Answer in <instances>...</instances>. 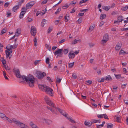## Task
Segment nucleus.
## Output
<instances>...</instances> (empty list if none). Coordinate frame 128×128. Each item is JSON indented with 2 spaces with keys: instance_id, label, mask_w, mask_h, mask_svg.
<instances>
[{
  "instance_id": "obj_1",
  "label": "nucleus",
  "mask_w": 128,
  "mask_h": 128,
  "mask_svg": "<svg viewBox=\"0 0 128 128\" xmlns=\"http://www.w3.org/2000/svg\"><path fill=\"white\" fill-rule=\"evenodd\" d=\"M22 78L23 80L26 81L30 87H33L34 86V77L29 74L27 77L24 75L22 76Z\"/></svg>"
},
{
  "instance_id": "obj_2",
  "label": "nucleus",
  "mask_w": 128,
  "mask_h": 128,
  "mask_svg": "<svg viewBox=\"0 0 128 128\" xmlns=\"http://www.w3.org/2000/svg\"><path fill=\"white\" fill-rule=\"evenodd\" d=\"M44 90L46 93L52 96L53 95L52 92V90L50 88L46 86L45 88H44Z\"/></svg>"
},
{
  "instance_id": "obj_3",
  "label": "nucleus",
  "mask_w": 128,
  "mask_h": 128,
  "mask_svg": "<svg viewBox=\"0 0 128 128\" xmlns=\"http://www.w3.org/2000/svg\"><path fill=\"white\" fill-rule=\"evenodd\" d=\"M14 72L15 73L16 77L18 78H22V76H21L20 74V70L18 69H17L15 68L13 69Z\"/></svg>"
},
{
  "instance_id": "obj_4",
  "label": "nucleus",
  "mask_w": 128,
  "mask_h": 128,
  "mask_svg": "<svg viewBox=\"0 0 128 128\" xmlns=\"http://www.w3.org/2000/svg\"><path fill=\"white\" fill-rule=\"evenodd\" d=\"M37 74L36 77L40 79L43 78L46 75V73L44 72L41 73L40 72H37Z\"/></svg>"
},
{
  "instance_id": "obj_5",
  "label": "nucleus",
  "mask_w": 128,
  "mask_h": 128,
  "mask_svg": "<svg viewBox=\"0 0 128 128\" xmlns=\"http://www.w3.org/2000/svg\"><path fill=\"white\" fill-rule=\"evenodd\" d=\"M55 109L56 110H58L59 112L64 116L66 117H67V118H68L67 116H68V115L67 114V113L65 112L64 110L60 109L58 108H55Z\"/></svg>"
},
{
  "instance_id": "obj_6",
  "label": "nucleus",
  "mask_w": 128,
  "mask_h": 128,
  "mask_svg": "<svg viewBox=\"0 0 128 128\" xmlns=\"http://www.w3.org/2000/svg\"><path fill=\"white\" fill-rule=\"evenodd\" d=\"M17 125L21 128H28V127L27 126L25 125L23 123L20 122V121H19Z\"/></svg>"
},
{
  "instance_id": "obj_7",
  "label": "nucleus",
  "mask_w": 128,
  "mask_h": 128,
  "mask_svg": "<svg viewBox=\"0 0 128 128\" xmlns=\"http://www.w3.org/2000/svg\"><path fill=\"white\" fill-rule=\"evenodd\" d=\"M30 32L32 36H34L36 35V28L33 26H32L31 28Z\"/></svg>"
},
{
  "instance_id": "obj_8",
  "label": "nucleus",
  "mask_w": 128,
  "mask_h": 128,
  "mask_svg": "<svg viewBox=\"0 0 128 128\" xmlns=\"http://www.w3.org/2000/svg\"><path fill=\"white\" fill-rule=\"evenodd\" d=\"M62 52L63 49L62 48L58 49L55 51L54 53V54L55 55L57 54V56H58V54H59L60 55H62Z\"/></svg>"
},
{
  "instance_id": "obj_9",
  "label": "nucleus",
  "mask_w": 128,
  "mask_h": 128,
  "mask_svg": "<svg viewBox=\"0 0 128 128\" xmlns=\"http://www.w3.org/2000/svg\"><path fill=\"white\" fill-rule=\"evenodd\" d=\"M34 4V2H31L26 4V8H31Z\"/></svg>"
},
{
  "instance_id": "obj_10",
  "label": "nucleus",
  "mask_w": 128,
  "mask_h": 128,
  "mask_svg": "<svg viewBox=\"0 0 128 128\" xmlns=\"http://www.w3.org/2000/svg\"><path fill=\"white\" fill-rule=\"evenodd\" d=\"M46 103L50 106H51L52 108H55L56 107H55L54 104L52 103V102L50 100L49 101L46 102Z\"/></svg>"
},
{
  "instance_id": "obj_11",
  "label": "nucleus",
  "mask_w": 128,
  "mask_h": 128,
  "mask_svg": "<svg viewBox=\"0 0 128 128\" xmlns=\"http://www.w3.org/2000/svg\"><path fill=\"white\" fill-rule=\"evenodd\" d=\"M46 85L39 84L38 85L39 89L43 91L44 90V88H45L46 86Z\"/></svg>"
},
{
  "instance_id": "obj_12",
  "label": "nucleus",
  "mask_w": 128,
  "mask_h": 128,
  "mask_svg": "<svg viewBox=\"0 0 128 128\" xmlns=\"http://www.w3.org/2000/svg\"><path fill=\"white\" fill-rule=\"evenodd\" d=\"M12 50H11L10 52L8 51L7 50L6 51V57L7 58H8V57H9V58L10 59L11 57L9 56L10 54L12 53Z\"/></svg>"
},
{
  "instance_id": "obj_13",
  "label": "nucleus",
  "mask_w": 128,
  "mask_h": 128,
  "mask_svg": "<svg viewBox=\"0 0 128 128\" xmlns=\"http://www.w3.org/2000/svg\"><path fill=\"white\" fill-rule=\"evenodd\" d=\"M103 39L107 41L108 40L109 36L108 34H106L104 35L103 37Z\"/></svg>"
},
{
  "instance_id": "obj_14",
  "label": "nucleus",
  "mask_w": 128,
  "mask_h": 128,
  "mask_svg": "<svg viewBox=\"0 0 128 128\" xmlns=\"http://www.w3.org/2000/svg\"><path fill=\"white\" fill-rule=\"evenodd\" d=\"M20 7L19 5L13 7L12 9V11L14 12H16Z\"/></svg>"
},
{
  "instance_id": "obj_15",
  "label": "nucleus",
  "mask_w": 128,
  "mask_h": 128,
  "mask_svg": "<svg viewBox=\"0 0 128 128\" xmlns=\"http://www.w3.org/2000/svg\"><path fill=\"white\" fill-rule=\"evenodd\" d=\"M102 8L105 10L108 11L110 9V7L109 6H102Z\"/></svg>"
},
{
  "instance_id": "obj_16",
  "label": "nucleus",
  "mask_w": 128,
  "mask_h": 128,
  "mask_svg": "<svg viewBox=\"0 0 128 128\" xmlns=\"http://www.w3.org/2000/svg\"><path fill=\"white\" fill-rule=\"evenodd\" d=\"M105 80H112V79L110 76L109 75L106 76L105 78Z\"/></svg>"
},
{
  "instance_id": "obj_17",
  "label": "nucleus",
  "mask_w": 128,
  "mask_h": 128,
  "mask_svg": "<svg viewBox=\"0 0 128 128\" xmlns=\"http://www.w3.org/2000/svg\"><path fill=\"white\" fill-rule=\"evenodd\" d=\"M68 57L70 59L72 58H74V55L71 52H70L68 54Z\"/></svg>"
},
{
  "instance_id": "obj_18",
  "label": "nucleus",
  "mask_w": 128,
  "mask_h": 128,
  "mask_svg": "<svg viewBox=\"0 0 128 128\" xmlns=\"http://www.w3.org/2000/svg\"><path fill=\"white\" fill-rule=\"evenodd\" d=\"M84 124L86 126H90L92 125V123H91V122H90L85 121L84 122Z\"/></svg>"
},
{
  "instance_id": "obj_19",
  "label": "nucleus",
  "mask_w": 128,
  "mask_h": 128,
  "mask_svg": "<svg viewBox=\"0 0 128 128\" xmlns=\"http://www.w3.org/2000/svg\"><path fill=\"white\" fill-rule=\"evenodd\" d=\"M30 126L32 128H37L38 127L34 124L32 122H31L30 123Z\"/></svg>"
},
{
  "instance_id": "obj_20",
  "label": "nucleus",
  "mask_w": 128,
  "mask_h": 128,
  "mask_svg": "<svg viewBox=\"0 0 128 128\" xmlns=\"http://www.w3.org/2000/svg\"><path fill=\"white\" fill-rule=\"evenodd\" d=\"M123 17L121 16H119L118 18V19L119 20V22H122L123 20L122 19Z\"/></svg>"
},
{
  "instance_id": "obj_21",
  "label": "nucleus",
  "mask_w": 128,
  "mask_h": 128,
  "mask_svg": "<svg viewBox=\"0 0 128 128\" xmlns=\"http://www.w3.org/2000/svg\"><path fill=\"white\" fill-rule=\"evenodd\" d=\"M106 17V14H101L100 16V18L101 19L103 20Z\"/></svg>"
},
{
  "instance_id": "obj_22",
  "label": "nucleus",
  "mask_w": 128,
  "mask_h": 128,
  "mask_svg": "<svg viewBox=\"0 0 128 128\" xmlns=\"http://www.w3.org/2000/svg\"><path fill=\"white\" fill-rule=\"evenodd\" d=\"M68 48L65 49L63 50V52L64 54H66L68 52Z\"/></svg>"
},
{
  "instance_id": "obj_23",
  "label": "nucleus",
  "mask_w": 128,
  "mask_h": 128,
  "mask_svg": "<svg viewBox=\"0 0 128 128\" xmlns=\"http://www.w3.org/2000/svg\"><path fill=\"white\" fill-rule=\"evenodd\" d=\"M46 20L45 19H43L42 22L41 23V26L44 27V25L46 24Z\"/></svg>"
},
{
  "instance_id": "obj_24",
  "label": "nucleus",
  "mask_w": 128,
  "mask_h": 128,
  "mask_svg": "<svg viewBox=\"0 0 128 128\" xmlns=\"http://www.w3.org/2000/svg\"><path fill=\"white\" fill-rule=\"evenodd\" d=\"M128 8V6H126L122 8L121 10L123 11H126Z\"/></svg>"
},
{
  "instance_id": "obj_25",
  "label": "nucleus",
  "mask_w": 128,
  "mask_h": 128,
  "mask_svg": "<svg viewBox=\"0 0 128 128\" xmlns=\"http://www.w3.org/2000/svg\"><path fill=\"white\" fill-rule=\"evenodd\" d=\"M2 59L1 60V61L2 62V64L4 65L6 64V62L5 60L3 58H2Z\"/></svg>"
},
{
  "instance_id": "obj_26",
  "label": "nucleus",
  "mask_w": 128,
  "mask_h": 128,
  "mask_svg": "<svg viewBox=\"0 0 128 128\" xmlns=\"http://www.w3.org/2000/svg\"><path fill=\"white\" fill-rule=\"evenodd\" d=\"M12 122H13L14 123H15L16 125L18 123L19 121L17 120L15 118H13L12 120Z\"/></svg>"
},
{
  "instance_id": "obj_27",
  "label": "nucleus",
  "mask_w": 128,
  "mask_h": 128,
  "mask_svg": "<svg viewBox=\"0 0 128 128\" xmlns=\"http://www.w3.org/2000/svg\"><path fill=\"white\" fill-rule=\"evenodd\" d=\"M61 79L60 78H59L58 77H57L56 79V82L59 83L61 82Z\"/></svg>"
},
{
  "instance_id": "obj_28",
  "label": "nucleus",
  "mask_w": 128,
  "mask_h": 128,
  "mask_svg": "<svg viewBox=\"0 0 128 128\" xmlns=\"http://www.w3.org/2000/svg\"><path fill=\"white\" fill-rule=\"evenodd\" d=\"M7 16L8 17H10L11 16L10 15L11 13L9 11H8L6 13Z\"/></svg>"
},
{
  "instance_id": "obj_29",
  "label": "nucleus",
  "mask_w": 128,
  "mask_h": 128,
  "mask_svg": "<svg viewBox=\"0 0 128 128\" xmlns=\"http://www.w3.org/2000/svg\"><path fill=\"white\" fill-rule=\"evenodd\" d=\"M115 77L117 79H120L121 77V75L120 74L116 75V74H114Z\"/></svg>"
},
{
  "instance_id": "obj_30",
  "label": "nucleus",
  "mask_w": 128,
  "mask_h": 128,
  "mask_svg": "<svg viewBox=\"0 0 128 128\" xmlns=\"http://www.w3.org/2000/svg\"><path fill=\"white\" fill-rule=\"evenodd\" d=\"M113 124H108L107 128H112Z\"/></svg>"
},
{
  "instance_id": "obj_31",
  "label": "nucleus",
  "mask_w": 128,
  "mask_h": 128,
  "mask_svg": "<svg viewBox=\"0 0 128 128\" xmlns=\"http://www.w3.org/2000/svg\"><path fill=\"white\" fill-rule=\"evenodd\" d=\"M52 27H50L48 28V33H49L52 30Z\"/></svg>"
},
{
  "instance_id": "obj_32",
  "label": "nucleus",
  "mask_w": 128,
  "mask_h": 128,
  "mask_svg": "<svg viewBox=\"0 0 128 128\" xmlns=\"http://www.w3.org/2000/svg\"><path fill=\"white\" fill-rule=\"evenodd\" d=\"M72 76L73 77L74 79H76L77 77V76L76 75L75 73H72Z\"/></svg>"
},
{
  "instance_id": "obj_33",
  "label": "nucleus",
  "mask_w": 128,
  "mask_h": 128,
  "mask_svg": "<svg viewBox=\"0 0 128 128\" xmlns=\"http://www.w3.org/2000/svg\"><path fill=\"white\" fill-rule=\"evenodd\" d=\"M107 41L103 39L101 41V43L102 44H104L107 42Z\"/></svg>"
},
{
  "instance_id": "obj_34",
  "label": "nucleus",
  "mask_w": 128,
  "mask_h": 128,
  "mask_svg": "<svg viewBox=\"0 0 128 128\" xmlns=\"http://www.w3.org/2000/svg\"><path fill=\"white\" fill-rule=\"evenodd\" d=\"M116 120L118 122H120V117H119L118 116H117L116 117Z\"/></svg>"
},
{
  "instance_id": "obj_35",
  "label": "nucleus",
  "mask_w": 128,
  "mask_h": 128,
  "mask_svg": "<svg viewBox=\"0 0 128 128\" xmlns=\"http://www.w3.org/2000/svg\"><path fill=\"white\" fill-rule=\"evenodd\" d=\"M69 66V67L70 68H72L73 67L74 65V62H73L72 63H69L68 64Z\"/></svg>"
},
{
  "instance_id": "obj_36",
  "label": "nucleus",
  "mask_w": 128,
  "mask_h": 128,
  "mask_svg": "<svg viewBox=\"0 0 128 128\" xmlns=\"http://www.w3.org/2000/svg\"><path fill=\"white\" fill-rule=\"evenodd\" d=\"M6 30L4 29H3L1 31V33L0 34L1 35H2L6 33Z\"/></svg>"
},
{
  "instance_id": "obj_37",
  "label": "nucleus",
  "mask_w": 128,
  "mask_h": 128,
  "mask_svg": "<svg viewBox=\"0 0 128 128\" xmlns=\"http://www.w3.org/2000/svg\"><path fill=\"white\" fill-rule=\"evenodd\" d=\"M102 115H103V118H104L105 119L108 120L109 119L107 116L106 114H102Z\"/></svg>"
},
{
  "instance_id": "obj_38",
  "label": "nucleus",
  "mask_w": 128,
  "mask_h": 128,
  "mask_svg": "<svg viewBox=\"0 0 128 128\" xmlns=\"http://www.w3.org/2000/svg\"><path fill=\"white\" fill-rule=\"evenodd\" d=\"M50 58H47L46 59V64H49L50 63Z\"/></svg>"
},
{
  "instance_id": "obj_39",
  "label": "nucleus",
  "mask_w": 128,
  "mask_h": 128,
  "mask_svg": "<svg viewBox=\"0 0 128 128\" xmlns=\"http://www.w3.org/2000/svg\"><path fill=\"white\" fill-rule=\"evenodd\" d=\"M44 120H45L47 124L48 125H49L50 124V120H46L45 119H44Z\"/></svg>"
},
{
  "instance_id": "obj_40",
  "label": "nucleus",
  "mask_w": 128,
  "mask_h": 128,
  "mask_svg": "<svg viewBox=\"0 0 128 128\" xmlns=\"http://www.w3.org/2000/svg\"><path fill=\"white\" fill-rule=\"evenodd\" d=\"M37 38H35V39H34V46H37Z\"/></svg>"
},
{
  "instance_id": "obj_41",
  "label": "nucleus",
  "mask_w": 128,
  "mask_h": 128,
  "mask_svg": "<svg viewBox=\"0 0 128 128\" xmlns=\"http://www.w3.org/2000/svg\"><path fill=\"white\" fill-rule=\"evenodd\" d=\"M54 108L52 109V110H51L52 112L54 114H57V113L56 112V111H55V110H56V109L55 108ZM57 110H56L57 111Z\"/></svg>"
},
{
  "instance_id": "obj_42",
  "label": "nucleus",
  "mask_w": 128,
  "mask_h": 128,
  "mask_svg": "<svg viewBox=\"0 0 128 128\" xmlns=\"http://www.w3.org/2000/svg\"><path fill=\"white\" fill-rule=\"evenodd\" d=\"M44 100L46 101V102L50 100V99L47 96L45 97L44 98Z\"/></svg>"
},
{
  "instance_id": "obj_43",
  "label": "nucleus",
  "mask_w": 128,
  "mask_h": 128,
  "mask_svg": "<svg viewBox=\"0 0 128 128\" xmlns=\"http://www.w3.org/2000/svg\"><path fill=\"white\" fill-rule=\"evenodd\" d=\"M97 117L99 118H103V115L102 114H98L97 115Z\"/></svg>"
},
{
  "instance_id": "obj_44",
  "label": "nucleus",
  "mask_w": 128,
  "mask_h": 128,
  "mask_svg": "<svg viewBox=\"0 0 128 128\" xmlns=\"http://www.w3.org/2000/svg\"><path fill=\"white\" fill-rule=\"evenodd\" d=\"M88 0H82L81 1L80 3V4H81L83 3H84L88 1Z\"/></svg>"
},
{
  "instance_id": "obj_45",
  "label": "nucleus",
  "mask_w": 128,
  "mask_h": 128,
  "mask_svg": "<svg viewBox=\"0 0 128 128\" xmlns=\"http://www.w3.org/2000/svg\"><path fill=\"white\" fill-rule=\"evenodd\" d=\"M121 46L118 45H116V49L117 50H119Z\"/></svg>"
},
{
  "instance_id": "obj_46",
  "label": "nucleus",
  "mask_w": 128,
  "mask_h": 128,
  "mask_svg": "<svg viewBox=\"0 0 128 128\" xmlns=\"http://www.w3.org/2000/svg\"><path fill=\"white\" fill-rule=\"evenodd\" d=\"M9 4L10 3L9 2H6L4 4V6L5 7H7L8 6Z\"/></svg>"
},
{
  "instance_id": "obj_47",
  "label": "nucleus",
  "mask_w": 128,
  "mask_h": 128,
  "mask_svg": "<svg viewBox=\"0 0 128 128\" xmlns=\"http://www.w3.org/2000/svg\"><path fill=\"white\" fill-rule=\"evenodd\" d=\"M33 19L32 18H29L28 17L26 18V20H28V22H31L32 21Z\"/></svg>"
},
{
  "instance_id": "obj_48",
  "label": "nucleus",
  "mask_w": 128,
  "mask_h": 128,
  "mask_svg": "<svg viewBox=\"0 0 128 128\" xmlns=\"http://www.w3.org/2000/svg\"><path fill=\"white\" fill-rule=\"evenodd\" d=\"M90 122H91V123H92V124L94 123H96V120H92Z\"/></svg>"
},
{
  "instance_id": "obj_49",
  "label": "nucleus",
  "mask_w": 128,
  "mask_h": 128,
  "mask_svg": "<svg viewBox=\"0 0 128 128\" xmlns=\"http://www.w3.org/2000/svg\"><path fill=\"white\" fill-rule=\"evenodd\" d=\"M16 33L19 34L21 33L20 29V28H18L16 30Z\"/></svg>"
},
{
  "instance_id": "obj_50",
  "label": "nucleus",
  "mask_w": 128,
  "mask_h": 128,
  "mask_svg": "<svg viewBox=\"0 0 128 128\" xmlns=\"http://www.w3.org/2000/svg\"><path fill=\"white\" fill-rule=\"evenodd\" d=\"M40 61L41 60H35L34 61V64L35 65H36L38 64V63L39 62H40Z\"/></svg>"
},
{
  "instance_id": "obj_51",
  "label": "nucleus",
  "mask_w": 128,
  "mask_h": 128,
  "mask_svg": "<svg viewBox=\"0 0 128 128\" xmlns=\"http://www.w3.org/2000/svg\"><path fill=\"white\" fill-rule=\"evenodd\" d=\"M82 18H80L78 20V21L79 23V24H80L82 22Z\"/></svg>"
},
{
  "instance_id": "obj_52",
  "label": "nucleus",
  "mask_w": 128,
  "mask_h": 128,
  "mask_svg": "<svg viewBox=\"0 0 128 128\" xmlns=\"http://www.w3.org/2000/svg\"><path fill=\"white\" fill-rule=\"evenodd\" d=\"M48 0H44L41 3L42 4H46L48 2Z\"/></svg>"
},
{
  "instance_id": "obj_53",
  "label": "nucleus",
  "mask_w": 128,
  "mask_h": 128,
  "mask_svg": "<svg viewBox=\"0 0 128 128\" xmlns=\"http://www.w3.org/2000/svg\"><path fill=\"white\" fill-rule=\"evenodd\" d=\"M27 10L25 8V7H23L22 9V11H24L26 12Z\"/></svg>"
},
{
  "instance_id": "obj_54",
  "label": "nucleus",
  "mask_w": 128,
  "mask_h": 128,
  "mask_svg": "<svg viewBox=\"0 0 128 128\" xmlns=\"http://www.w3.org/2000/svg\"><path fill=\"white\" fill-rule=\"evenodd\" d=\"M65 41V40L64 39L62 40L59 42V43L60 44H61L64 42Z\"/></svg>"
},
{
  "instance_id": "obj_55",
  "label": "nucleus",
  "mask_w": 128,
  "mask_h": 128,
  "mask_svg": "<svg viewBox=\"0 0 128 128\" xmlns=\"http://www.w3.org/2000/svg\"><path fill=\"white\" fill-rule=\"evenodd\" d=\"M127 85V84H122V88L124 89L126 88V86Z\"/></svg>"
},
{
  "instance_id": "obj_56",
  "label": "nucleus",
  "mask_w": 128,
  "mask_h": 128,
  "mask_svg": "<svg viewBox=\"0 0 128 128\" xmlns=\"http://www.w3.org/2000/svg\"><path fill=\"white\" fill-rule=\"evenodd\" d=\"M104 22L103 21H101V22H100V24H99V26H102L104 24Z\"/></svg>"
},
{
  "instance_id": "obj_57",
  "label": "nucleus",
  "mask_w": 128,
  "mask_h": 128,
  "mask_svg": "<svg viewBox=\"0 0 128 128\" xmlns=\"http://www.w3.org/2000/svg\"><path fill=\"white\" fill-rule=\"evenodd\" d=\"M5 116V115L4 114L2 113H0V117L3 118Z\"/></svg>"
},
{
  "instance_id": "obj_58",
  "label": "nucleus",
  "mask_w": 128,
  "mask_h": 128,
  "mask_svg": "<svg viewBox=\"0 0 128 128\" xmlns=\"http://www.w3.org/2000/svg\"><path fill=\"white\" fill-rule=\"evenodd\" d=\"M61 10V9L60 8H58L56 11V12L55 13V14H56L58 12H60Z\"/></svg>"
},
{
  "instance_id": "obj_59",
  "label": "nucleus",
  "mask_w": 128,
  "mask_h": 128,
  "mask_svg": "<svg viewBox=\"0 0 128 128\" xmlns=\"http://www.w3.org/2000/svg\"><path fill=\"white\" fill-rule=\"evenodd\" d=\"M84 13H80L78 15V16H84Z\"/></svg>"
},
{
  "instance_id": "obj_60",
  "label": "nucleus",
  "mask_w": 128,
  "mask_h": 128,
  "mask_svg": "<svg viewBox=\"0 0 128 128\" xmlns=\"http://www.w3.org/2000/svg\"><path fill=\"white\" fill-rule=\"evenodd\" d=\"M86 82L88 83L89 84H91L92 83V81L91 80H89L87 81Z\"/></svg>"
},
{
  "instance_id": "obj_61",
  "label": "nucleus",
  "mask_w": 128,
  "mask_h": 128,
  "mask_svg": "<svg viewBox=\"0 0 128 128\" xmlns=\"http://www.w3.org/2000/svg\"><path fill=\"white\" fill-rule=\"evenodd\" d=\"M124 53H126V52H125L123 50H121L120 52V54H124Z\"/></svg>"
},
{
  "instance_id": "obj_62",
  "label": "nucleus",
  "mask_w": 128,
  "mask_h": 128,
  "mask_svg": "<svg viewBox=\"0 0 128 128\" xmlns=\"http://www.w3.org/2000/svg\"><path fill=\"white\" fill-rule=\"evenodd\" d=\"M69 120L71 121L72 123H75L76 122H75L74 121V120H72L71 118H69Z\"/></svg>"
},
{
  "instance_id": "obj_63",
  "label": "nucleus",
  "mask_w": 128,
  "mask_h": 128,
  "mask_svg": "<svg viewBox=\"0 0 128 128\" xmlns=\"http://www.w3.org/2000/svg\"><path fill=\"white\" fill-rule=\"evenodd\" d=\"M47 79L50 82L51 81V82H52V80H51V78L49 76H48L47 77Z\"/></svg>"
},
{
  "instance_id": "obj_64",
  "label": "nucleus",
  "mask_w": 128,
  "mask_h": 128,
  "mask_svg": "<svg viewBox=\"0 0 128 128\" xmlns=\"http://www.w3.org/2000/svg\"><path fill=\"white\" fill-rule=\"evenodd\" d=\"M78 41L77 40H76V39H75L73 41V43L74 44H76V43H78Z\"/></svg>"
}]
</instances>
